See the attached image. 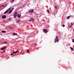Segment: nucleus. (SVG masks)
<instances>
[{
    "mask_svg": "<svg viewBox=\"0 0 74 74\" xmlns=\"http://www.w3.org/2000/svg\"><path fill=\"white\" fill-rule=\"evenodd\" d=\"M29 37H30V36H29Z\"/></svg>",
    "mask_w": 74,
    "mask_h": 74,
    "instance_id": "obj_40",
    "label": "nucleus"
},
{
    "mask_svg": "<svg viewBox=\"0 0 74 74\" xmlns=\"http://www.w3.org/2000/svg\"><path fill=\"white\" fill-rule=\"evenodd\" d=\"M34 44L36 46V43H35V44Z\"/></svg>",
    "mask_w": 74,
    "mask_h": 74,
    "instance_id": "obj_32",
    "label": "nucleus"
},
{
    "mask_svg": "<svg viewBox=\"0 0 74 74\" xmlns=\"http://www.w3.org/2000/svg\"><path fill=\"white\" fill-rule=\"evenodd\" d=\"M70 17H71L70 16H68L67 17V19H69V18H70Z\"/></svg>",
    "mask_w": 74,
    "mask_h": 74,
    "instance_id": "obj_14",
    "label": "nucleus"
},
{
    "mask_svg": "<svg viewBox=\"0 0 74 74\" xmlns=\"http://www.w3.org/2000/svg\"><path fill=\"white\" fill-rule=\"evenodd\" d=\"M17 17H18V18H20V17H21V14H20V15L19 14H17Z\"/></svg>",
    "mask_w": 74,
    "mask_h": 74,
    "instance_id": "obj_10",
    "label": "nucleus"
},
{
    "mask_svg": "<svg viewBox=\"0 0 74 74\" xmlns=\"http://www.w3.org/2000/svg\"><path fill=\"white\" fill-rule=\"evenodd\" d=\"M5 7H7V6H5Z\"/></svg>",
    "mask_w": 74,
    "mask_h": 74,
    "instance_id": "obj_36",
    "label": "nucleus"
},
{
    "mask_svg": "<svg viewBox=\"0 0 74 74\" xmlns=\"http://www.w3.org/2000/svg\"><path fill=\"white\" fill-rule=\"evenodd\" d=\"M53 15L55 16V13H54Z\"/></svg>",
    "mask_w": 74,
    "mask_h": 74,
    "instance_id": "obj_29",
    "label": "nucleus"
},
{
    "mask_svg": "<svg viewBox=\"0 0 74 74\" xmlns=\"http://www.w3.org/2000/svg\"><path fill=\"white\" fill-rule=\"evenodd\" d=\"M1 53H3V52H1Z\"/></svg>",
    "mask_w": 74,
    "mask_h": 74,
    "instance_id": "obj_35",
    "label": "nucleus"
},
{
    "mask_svg": "<svg viewBox=\"0 0 74 74\" xmlns=\"http://www.w3.org/2000/svg\"><path fill=\"white\" fill-rule=\"evenodd\" d=\"M7 42H3V44H6V43H7Z\"/></svg>",
    "mask_w": 74,
    "mask_h": 74,
    "instance_id": "obj_20",
    "label": "nucleus"
},
{
    "mask_svg": "<svg viewBox=\"0 0 74 74\" xmlns=\"http://www.w3.org/2000/svg\"><path fill=\"white\" fill-rule=\"evenodd\" d=\"M11 9V8H9L8 10H7L5 12H4V14H7V12H8Z\"/></svg>",
    "mask_w": 74,
    "mask_h": 74,
    "instance_id": "obj_2",
    "label": "nucleus"
},
{
    "mask_svg": "<svg viewBox=\"0 0 74 74\" xmlns=\"http://www.w3.org/2000/svg\"><path fill=\"white\" fill-rule=\"evenodd\" d=\"M20 21H21V20H18L16 21V23H18V22H20Z\"/></svg>",
    "mask_w": 74,
    "mask_h": 74,
    "instance_id": "obj_12",
    "label": "nucleus"
},
{
    "mask_svg": "<svg viewBox=\"0 0 74 74\" xmlns=\"http://www.w3.org/2000/svg\"><path fill=\"white\" fill-rule=\"evenodd\" d=\"M13 16H14V18H15L17 16V12H15L14 14V15H13Z\"/></svg>",
    "mask_w": 74,
    "mask_h": 74,
    "instance_id": "obj_3",
    "label": "nucleus"
},
{
    "mask_svg": "<svg viewBox=\"0 0 74 74\" xmlns=\"http://www.w3.org/2000/svg\"><path fill=\"white\" fill-rule=\"evenodd\" d=\"M34 11V10H29V12H33Z\"/></svg>",
    "mask_w": 74,
    "mask_h": 74,
    "instance_id": "obj_9",
    "label": "nucleus"
},
{
    "mask_svg": "<svg viewBox=\"0 0 74 74\" xmlns=\"http://www.w3.org/2000/svg\"><path fill=\"white\" fill-rule=\"evenodd\" d=\"M44 33H47V30L45 29H44L43 30Z\"/></svg>",
    "mask_w": 74,
    "mask_h": 74,
    "instance_id": "obj_6",
    "label": "nucleus"
},
{
    "mask_svg": "<svg viewBox=\"0 0 74 74\" xmlns=\"http://www.w3.org/2000/svg\"><path fill=\"white\" fill-rule=\"evenodd\" d=\"M10 29H11V27H10Z\"/></svg>",
    "mask_w": 74,
    "mask_h": 74,
    "instance_id": "obj_34",
    "label": "nucleus"
},
{
    "mask_svg": "<svg viewBox=\"0 0 74 74\" xmlns=\"http://www.w3.org/2000/svg\"><path fill=\"white\" fill-rule=\"evenodd\" d=\"M30 20H29V21L30 22H31V21H34V19H33V18H31V19H30Z\"/></svg>",
    "mask_w": 74,
    "mask_h": 74,
    "instance_id": "obj_7",
    "label": "nucleus"
},
{
    "mask_svg": "<svg viewBox=\"0 0 74 74\" xmlns=\"http://www.w3.org/2000/svg\"><path fill=\"white\" fill-rule=\"evenodd\" d=\"M14 10V8H12L9 12L8 13V14H10V13H11V12H12V10Z\"/></svg>",
    "mask_w": 74,
    "mask_h": 74,
    "instance_id": "obj_4",
    "label": "nucleus"
},
{
    "mask_svg": "<svg viewBox=\"0 0 74 74\" xmlns=\"http://www.w3.org/2000/svg\"><path fill=\"white\" fill-rule=\"evenodd\" d=\"M55 9H56H56H57V6H55Z\"/></svg>",
    "mask_w": 74,
    "mask_h": 74,
    "instance_id": "obj_17",
    "label": "nucleus"
},
{
    "mask_svg": "<svg viewBox=\"0 0 74 74\" xmlns=\"http://www.w3.org/2000/svg\"><path fill=\"white\" fill-rule=\"evenodd\" d=\"M71 51H73V50L74 49H73V47H71Z\"/></svg>",
    "mask_w": 74,
    "mask_h": 74,
    "instance_id": "obj_16",
    "label": "nucleus"
},
{
    "mask_svg": "<svg viewBox=\"0 0 74 74\" xmlns=\"http://www.w3.org/2000/svg\"><path fill=\"white\" fill-rule=\"evenodd\" d=\"M8 20H9V21H10V18H9L8 19Z\"/></svg>",
    "mask_w": 74,
    "mask_h": 74,
    "instance_id": "obj_31",
    "label": "nucleus"
},
{
    "mask_svg": "<svg viewBox=\"0 0 74 74\" xmlns=\"http://www.w3.org/2000/svg\"><path fill=\"white\" fill-rule=\"evenodd\" d=\"M72 42H74V39H73Z\"/></svg>",
    "mask_w": 74,
    "mask_h": 74,
    "instance_id": "obj_21",
    "label": "nucleus"
},
{
    "mask_svg": "<svg viewBox=\"0 0 74 74\" xmlns=\"http://www.w3.org/2000/svg\"><path fill=\"white\" fill-rule=\"evenodd\" d=\"M55 42H56V41L57 42H58L59 41V39H58V36H56L55 39Z\"/></svg>",
    "mask_w": 74,
    "mask_h": 74,
    "instance_id": "obj_1",
    "label": "nucleus"
},
{
    "mask_svg": "<svg viewBox=\"0 0 74 74\" xmlns=\"http://www.w3.org/2000/svg\"><path fill=\"white\" fill-rule=\"evenodd\" d=\"M37 32H38V31H37Z\"/></svg>",
    "mask_w": 74,
    "mask_h": 74,
    "instance_id": "obj_39",
    "label": "nucleus"
},
{
    "mask_svg": "<svg viewBox=\"0 0 74 74\" xmlns=\"http://www.w3.org/2000/svg\"><path fill=\"white\" fill-rule=\"evenodd\" d=\"M21 53L22 52V51H21Z\"/></svg>",
    "mask_w": 74,
    "mask_h": 74,
    "instance_id": "obj_37",
    "label": "nucleus"
},
{
    "mask_svg": "<svg viewBox=\"0 0 74 74\" xmlns=\"http://www.w3.org/2000/svg\"><path fill=\"white\" fill-rule=\"evenodd\" d=\"M13 34L14 35H16V36H17V35H18V34L15 33H13Z\"/></svg>",
    "mask_w": 74,
    "mask_h": 74,
    "instance_id": "obj_11",
    "label": "nucleus"
},
{
    "mask_svg": "<svg viewBox=\"0 0 74 74\" xmlns=\"http://www.w3.org/2000/svg\"><path fill=\"white\" fill-rule=\"evenodd\" d=\"M60 32H58V34H59L60 33Z\"/></svg>",
    "mask_w": 74,
    "mask_h": 74,
    "instance_id": "obj_27",
    "label": "nucleus"
},
{
    "mask_svg": "<svg viewBox=\"0 0 74 74\" xmlns=\"http://www.w3.org/2000/svg\"><path fill=\"white\" fill-rule=\"evenodd\" d=\"M14 1V0H12L10 1L11 3H13V2Z\"/></svg>",
    "mask_w": 74,
    "mask_h": 74,
    "instance_id": "obj_13",
    "label": "nucleus"
},
{
    "mask_svg": "<svg viewBox=\"0 0 74 74\" xmlns=\"http://www.w3.org/2000/svg\"><path fill=\"white\" fill-rule=\"evenodd\" d=\"M62 26H63V27H64V26H65V25H62Z\"/></svg>",
    "mask_w": 74,
    "mask_h": 74,
    "instance_id": "obj_25",
    "label": "nucleus"
},
{
    "mask_svg": "<svg viewBox=\"0 0 74 74\" xmlns=\"http://www.w3.org/2000/svg\"><path fill=\"white\" fill-rule=\"evenodd\" d=\"M6 48V46H5L4 47L2 48L1 49V50H3V49H5Z\"/></svg>",
    "mask_w": 74,
    "mask_h": 74,
    "instance_id": "obj_5",
    "label": "nucleus"
},
{
    "mask_svg": "<svg viewBox=\"0 0 74 74\" xmlns=\"http://www.w3.org/2000/svg\"><path fill=\"white\" fill-rule=\"evenodd\" d=\"M13 53H16V52H14V51H13Z\"/></svg>",
    "mask_w": 74,
    "mask_h": 74,
    "instance_id": "obj_23",
    "label": "nucleus"
},
{
    "mask_svg": "<svg viewBox=\"0 0 74 74\" xmlns=\"http://www.w3.org/2000/svg\"><path fill=\"white\" fill-rule=\"evenodd\" d=\"M27 51L28 53H29V50L27 49Z\"/></svg>",
    "mask_w": 74,
    "mask_h": 74,
    "instance_id": "obj_18",
    "label": "nucleus"
},
{
    "mask_svg": "<svg viewBox=\"0 0 74 74\" xmlns=\"http://www.w3.org/2000/svg\"><path fill=\"white\" fill-rule=\"evenodd\" d=\"M12 44H14V43H13Z\"/></svg>",
    "mask_w": 74,
    "mask_h": 74,
    "instance_id": "obj_41",
    "label": "nucleus"
},
{
    "mask_svg": "<svg viewBox=\"0 0 74 74\" xmlns=\"http://www.w3.org/2000/svg\"><path fill=\"white\" fill-rule=\"evenodd\" d=\"M47 12L48 13H49V10H47Z\"/></svg>",
    "mask_w": 74,
    "mask_h": 74,
    "instance_id": "obj_22",
    "label": "nucleus"
},
{
    "mask_svg": "<svg viewBox=\"0 0 74 74\" xmlns=\"http://www.w3.org/2000/svg\"><path fill=\"white\" fill-rule=\"evenodd\" d=\"M7 17V16H6L5 15H3V16H2V18L3 19H4V18H6Z\"/></svg>",
    "mask_w": 74,
    "mask_h": 74,
    "instance_id": "obj_8",
    "label": "nucleus"
},
{
    "mask_svg": "<svg viewBox=\"0 0 74 74\" xmlns=\"http://www.w3.org/2000/svg\"><path fill=\"white\" fill-rule=\"evenodd\" d=\"M69 27H71V26H69Z\"/></svg>",
    "mask_w": 74,
    "mask_h": 74,
    "instance_id": "obj_26",
    "label": "nucleus"
},
{
    "mask_svg": "<svg viewBox=\"0 0 74 74\" xmlns=\"http://www.w3.org/2000/svg\"><path fill=\"white\" fill-rule=\"evenodd\" d=\"M1 32L2 33H6V31H2Z\"/></svg>",
    "mask_w": 74,
    "mask_h": 74,
    "instance_id": "obj_15",
    "label": "nucleus"
},
{
    "mask_svg": "<svg viewBox=\"0 0 74 74\" xmlns=\"http://www.w3.org/2000/svg\"><path fill=\"white\" fill-rule=\"evenodd\" d=\"M18 51H18V50H17L15 52L16 53H17V52H18Z\"/></svg>",
    "mask_w": 74,
    "mask_h": 74,
    "instance_id": "obj_19",
    "label": "nucleus"
},
{
    "mask_svg": "<svg viewBox=\"0 0 74 74\" xmlns=\"http://www.w3.org/2000/svg\"><path fill=\"white\" fill-rule=\"evenodd\" d=\"M5 50H4L3 51V52H5Z\"/></svg>",
    "mask_w": 74,
    "mask_h": 74,
    "instance_id": "obj_30",
    "label": "nucleus"
},
{
    "mask_svg": "<svg viewBox=\"0 0 74 74\" xmlns=\"http://www.w3.org/2000/svg\"><path fill=\"white\" fill-rule=\"evenodd\" d=\"M14 54L13 53H11V55H13Z\"/></svg>",
    "mask_w": 74,
    "mask_h": 74,
    "instance_id": "obj_24",
    "label": "nucleus"
},
{
    "mask_svg": "<svg viewBox=\"0 0 74 74\" xmlns=\"http://www.w3.org/2000/svg\"><path fill=\"white\" fill-rule=\"evenodd\" d=\"M7 5V4H6V5Z\"/></svg>",
    "mask_w": 74,
    "mask_h": 74,
    "instance_id": "obj_38",
    "label": "nucleus"
},
{
    "mask_svg": "<svg viewBox=\"0 0 74 74\" xmlns=\"http://www.w3.org/2000/svg\"><path fill=\"white\" fill-rule=\"evenodd\" d=\"M71 25H73V23H71Z\"/></svg>",
    "mask_w": 74,
    "mask_h": 74,
    "instance_id": "obj_33",
    "label": "nucleus"
},
{
    "mask_svg": "<svg viewBox=\"0 0 74 74\" xmlns=\"http://www.w3.org/2000/svg\"><path fill=\"white\" fill-rule=\"evenodd\" d=\"M1 6H3V7H4V5H2Z\"/></svg>",
    "mask_w": 74,
    "mask_h": 74,
    "instance_id": "obj_28",
    "label": "nucleus"
}]
</instances>
